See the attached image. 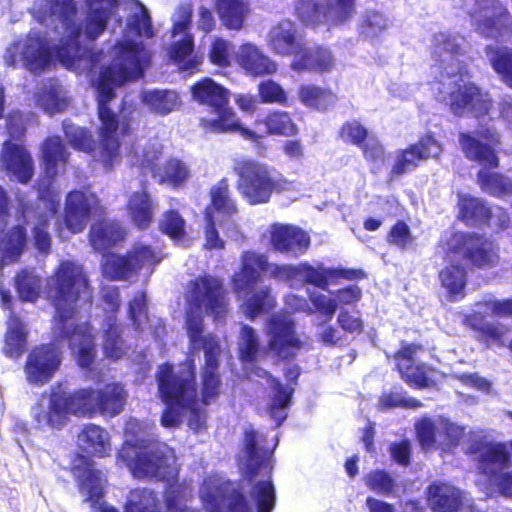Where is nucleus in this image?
Wrapping results in <instances>:
<instances>
[{
	"label": "nucleus",
	"mask_w": 512,
	"mask_h": 512,
	"mask_svg": "<svg viewBox=\"0 0 512 512\" xmlns=\"http://www.w3.org/2000/svg\"><path fill=\"white\" fill-rule=\"evenodd\" d=\"M129 14L122 38L108 54L102 51L91 53L90 45L99 38L108 22L114 20L121 26L118 17L119 6L114 5L105 27L94 38L85 35L86 21H75L74 0H34L30 8L32 17L48 29L53 30L58 41L50 46L47 35L32 29L7 46L3 61L8 67L22 66L32 73H41L53 64V56L68 70L77 74L96 73L92 80L97 93L99 143L97 149L90 133L79 126L64 121L63 128L70 145L80 151L94 152L93 157L106 169L120 161L119 121L112 109L115 100L114 89L126 81L139 79L150 63L151 54L139 38H151L153 29L146 8L136 0L127 3ZM88 9V6L86 5Z\"/></svg>",
	"instance_id": "f257e3e1"
},
{
	"label": "nucleus",
	"mask_w": 512,
	"mask_h": 512,
	"mask_svg": "<svg viewBox=\"0 0 512 512\" xmlns=\"http://www.w3.org/2000/svg\"><path fill=\"white\" fill-rule=\"evenodd\" d=\"M466 51L467 43L460 35L439 32L433 36L431 55L435 64L432 73L436 82L432 89L438 100L448 104L455 115L471 114L484 122L491 99L471 83L467 65L460 59ZM459 143L470 160L489 167L498 166L495 147L500 143V136L493 126L480 123L475 135L460 133Z\"/></svg>",
	"instance_id": "f03ea898"
},
{
	"label": "nucleus",
	"mask_w": 512,
	"mask_h": 512,
	"mask_svg": "<svg viewBox=\"0 0 512 512\" xmlns=\"http://www.w3.org/2000/svg\"><path fill=\"white\" fill-rule=\"evenodd\" d=\"M42 158L44 162L45 177L39 183L40 201L46 211H34L22 201L19 204V212L16 215L17 224L9 229L7 227L10 214L7 210L8 199L5 190L0 186V269L3 266L18 261L26 246V231L22 222H27L33 216V235L36 248L41 252H48L51 239L48 233V222L54 218L59 205V197L52 186V179L58 173V167L65 164L68 153L59 137L48 138L42 146Z\"/></svg>",
	"instance_id": "7ed1b4c3"
},
{
	"label": "nucleus",
	"mask_w": 512,
	"mask_h": 512,
	"mask_svg": "<svg viewBox=\"0 0 512 512\" xmlns=\"http://www.w3.org/2000/svg\"><path fill=\"white\" fill-rule=\"evenodd\" d=\"M47 295L55 307L54 334L69 339V346L81 367H88L95 358L91 327L80 323L82 310L90 306L92 291L81 265L62 261L46 284Z\"/></svg>",
	"instance_id": "20e7f679"
},
{
	"label": "nucleus",
	"mask_w": 512,
	"mask_h": 512,
	"mask_svg": "<svg viewBox=\"0 0 512 512\" xmlns=\"http://www.w3.org/2000/svg\"><path fill=\"white\" fill-rule=\"evenodd\" d=\"M261 272L279 281L288 282L292 288L309 283L322 290H327L330 281L334 279H354L362 274L360 271L327 268L323 264L278 265L269 263L264 254L244 252L241 256L240 271L233 276V287L237 296L245 299L242 309L250 319L272 309L275 304L269 288L254 291L255 285L261 278Z\"/></svg>",
	"instance_id": "39448f33"
},
{
	"label": "nucleus",
	"mask_w": 512,
	"mask_h": 512,
	"mask_svg": "<svg viewBox=\"0 0 512 512\" xmlns=\"http://www.w3.org/2000/svg\"><path fill=\"white\" fill-rule=\"evenodd\" d=\"M186 330L193 350L203 349L205 369L202 380L203 404H209L219 392L218 355L221 348L212 335L202 336L203 315L221 319L227 312V300L222 283L212 276L198 277L191 281L187 291Z\"/></svg>",
	"instance_id": "423d86ee"
},
{
	"label": "nucleus",
	"mask_w": 512,
	"mask_h": 512,
	"mask_svg": "<svg viewBox=\"0 0 512 512\" xmlns=\"http://www.w3.org/2000/svg\"><path fill=\"white\" fill-rule=\"evenodd\" d=\"M125 402V390L117 383L108 384L102 390L87 388L74 393H67L61 386H54L47 406L42 403L33 413L40 429H60L70 414L92 416L99 412L115 416L123 410Z\"/></svg>",
	"instance_id": "0eeeda50"
},
{
	"label": "nucleus",
	"mask_w": 512,
	"mask_h": 512,
	"mask_svg": "<svg viewBox=\"0 0 512 512\" xmlns=\"http://www.w3.org/2000/svg\"><path fill=\"white\" fill-rule=\"evenodd\" d=\"M438 253L449 262L439 271V281L450 301L465 296L467 271L457 260L466 258L479 268H491L498 262L494 244L486 238L469 233L445 231L439 241Z\"/></svg>",
	"instance_id": "6e6552de"
},
{
	"label": "nucleus",
	"mask_w": 512,
	"mask_h": 512,
	"mask_svg": "<svg viewBox=\"0 0 512 512\" xmlns=\"http://www.w3.org/2000/svg\"><path fill=\"white\" fill-rule=\"evenodd\" d=\"M118 462L129 468L136 478H156L170 482L178 474L174 450L167 444L153 441L137 419L125 425V442L118 453Z\"/></svg>",
	"instance_id": "1a4fd4ad"
},
{
	"label": "nucleus",
	"mask_w": 512,
	"mask_h": 512,
	"mask_svg": "<svg viewBox=\"0 0 512 512\" xmlns=\"http://www.w3.org/2000/svg\"><path fill=\"white\" fill-rule=\"evenodd\" d=\"M158 393L166 408L161 417L164 427H176L190 413L189 427L199 431L205 424L195 388L194 366L191 361L177 368L163 364L157 374Z\"/></svg>",
	"instance_id": "9d476101"
},
{
	"label": "nucleus",
	"mask_w": 512,
	"mask_h": 512,
	"mask_svg": "<svg viewBox=\"0 0 512 512\" xmlns=\"http://www.w3.org/2000/svg\"><path fill=\"white\" fill-rule=\"evenodd\" d=\"M200 498L206 512H253V507L257 512H272L276 495L270 477L254 481L250 489L251 504L235 484L213 475L204 480Z\"/></svg>",
	"instance_id": "9b49d317"
},
{
	"label": "nucleus",
	"mask_w": 512,
	"mask_h": 512,
	"mask_svg": "<svg viewBox=\"0 0 512 512\" xmlns=\"http://www.w3.org/2000/svg\"><path fill=\"white\" fill-rule=\"evenodd\" d=\"M240 358L244 365V371L251 381L260 383L270 389L272 396L267 406V412L280 426L287 418V410L292 398L293 388L282 385L266 370L256 365L265 354V350L259 346V338L253 328L243 325L238 338Z\"/></svg>",
	"instance_id": "f8f14e48"
},
{
	"label": "nucleus",
	"mask_w": 512,
	"mask_h": 512,
	"mask_svg": "<svg viewBox=\"0 0 512 512\" xmlns=\"http://www.w3.org/2000/svg\"><path fill=\"white\" fill-rule=\"evenodd\" d=\"M238 189L252 205L267 203L274 192L289 190L292 183L269 165L253 158L239 157L234 161Z\"/></svg>",
	"instance_id": "ddd939ff"
},
{
	"label": "nucleus",
	"mask_w": 512,
	"mask_h": 512,
	"mask_svg": "<svg viewBox=\"0 0 512 512\" xmlns=\"http://www.w3.org/2000/svg\"><path fill=\"white\" fill-rule=\"evenodd\" d=\"M192 97L198 103L207 106L211 115L200 120L201 126L212 133L234 132L240 127V120L229 107L230 93L222 85L210 78H204L195 83Z\"/></svg>",
	"instance_id": "4468645a"
},
{
	"label": "nucleus",
	"mask_w": 512,
	"mask_h": 512,
	"mask_svg": "<svg viewBox=\"0 0 512 512\" xmlns=\"http://www.w3.org/2000/svg\"><path fill=\"white\" fill-rule=\"evenodd\" d=\"M456 7L469 17L476 32L500 42L512 38V17L499 0H458Z\"/></svg>",
	"instance_id": "2eb2a0df"
},
{
	"label": "nucleus",
	"mask_w": 512,
	"mask_h": 512,
	"mask_svg": "<svg viewBox=\"0 0 512 512\" xmlns=\"http://www.w3.org/2000/svg\"><path fill=\"white\" fill-rule=\"evenodd\" d=\"M509 449H512V440L508 443L485 442L477 449L479 469L486 477L489 495H512Z\"/></svg>",
	"instance_id": "dca6fc26"
},
{
	"label": "nucleus",
	"mask_w": 512,
	"mask_h": 512,
	"mask_svg": "<svg viewBox=\"0 0 512 512\" xmlns=\"http://www.w3.org/2000/svg\"><path fill=\"white\" fill-rule=\"evenodd\" d=\"M162 145L153 141L133 151L131 164L148 171L160 183L177 187L190 176L187 165L178 158L161 159Z\"/></svg>",
	"instance_id": "f3484780"
},
{
	"label": "nucleus",
	"mask_w": 512,
	"mask_h": 512,
	"mask_svg": "<svg viewBox=\"0 0 512 512\" xmlns=\"http://www.w3.org/2000/svg\"><path fill=\"white\" fill-rule=\"evenodd\" d=\"M163 255L150 246L135 244L127 256L109 253L103 256L102 270L104 276L113 279H130L141 270L151 274L154 267L160 263Z\"/></svg>",
	"instance_id": "a211bd4d"
},
{
	"label": "nucleus",
	"mask_w": 512,
	"mask_h": 512,
	"mask_svg": "<svg viewBox=\"0 0 512 512\" xmlns=\"http://www.w3.org/2000/svg\"><path fill=\"white\" fill-rule=\"evenodd\" d=\"M192 5L182 3L172 15V43L168 48L169 58L183 71L194 72L201 64V59L193 55L194 37L190 32Z\"/></svg>",
	"instance_id": "6ab92c4d"
},
{
	"label": "nucleus",
	"mask_w": 512,
	"mask_h": 512,
	"mask_svg": "<svg viewBox=\"0 0 512 512\" xmlns=\"http://www.w3.org/2000/svg\"><path fill=\"white\" fill-rule=\"evenodd\" d=\"M357 0H299L296 11L308 26H342L356 13Z\"/></svg>",
	"instance_id": "aec40b11"
},
{
	"label": "nucleus",
	"mask_w": 512,
	"mask_h": 512,
	"mask_svg": "<svg viewBox=\"0 0 512 512\" xmlns=\"http://www.w3.org/2000/svg\"><path fill=\"white\" fill-rule=\"evenodd\" d=\"M192 488L186 485L171 486L166 492L167 512H194L187 507L192 497ZM101 512H118L114 507L100 506ZM125 512H158V503L154 493L147 489H135L130 492Z\"/></svg>",
	"instance_id": "412c9836"
},
{
	"label": "nucleus",
	"mask_w": 512,
	"mask_h": 512,
	"mask_svg": "<svg viewBox=\"0 0 512 512\" xmlns=\"http://www.w3.org/2000/svg\"><path fill=\"white\" fill-rule=\"evenodd\" d=\"M486 315L510 316L512 315V299L496 300L489 297L482 302L475 304L472 314L466 315L464 323L474 330L482 333V336L488 343H498L504 345L508 329L501 324H492L484 320Z\"/></svg>",
	"instance_id": "4be33fe9"
},
{
	"label": "nucleus",
	"mask_w": 512,
	"mask_h": 512,
	"mask_svg": "<svg viewBox=\"0 0 512 512\" xmlns=\"http://www.w3.org/2000/svg\"><path fill=\"white\" fill-rule=\"evenodd\" d=\"M415 431L421 447L425 450H450L463 435L462 427L442 416L419 419L415 423Z\"/></svg>",
	"instance_id": "5701e85b"
},
{
	"label": "nucleus",
	"mask_w": 512,
	"mask_h": 512,
	"mask_svg": "<svg viewBox=\"0 0 512 512\" xmlns=\"http://www.w3.org/2000/svg\"><path fill=\"white\" fill-rule=\"evenodd\" d=\"M102 212L98 197L89 189L71 191L65 201V226L71 233H80L91 216Z\"/></svg>",
	"instance_id": "b1692460"
},
{
	"label": "nucleus",
	"mask_w": 512,
	"mask_h": 512,
	"mask_svg": "<svg viewBox=\"0 0 512 512\" xmlns=\"http://www.w3.org/2000/svg\"><path fill=\"white\" fill-rule=\"evenodd\" d=\"M267 336L269 352L282 359L291 357L301 345L295 333V323L287 313L271 316L267 323Z\"/></svg>",
	"instance_id": "393cba45"
},
{
	"label": "nucleus",
	"mask_w": 512,
	"mask_h": 512,
	"mask_svg": "<svg viewBox=\"0 0 512 512\" xmlns=\"http://www.w3.org/2000/svg\"><path fill=\"white\" fill-rule=\"evenodd\" d=\"M264 435L256 431L245 432L244 449L239 455V467L242 472L254 479L259 471L270 474L272 470V447H263Z\"/></svg>",
	"instance_id": "a878e982"
},
{
	"label": "nucleus",
	"mask_w": 512,
	"mask_h": 512,
	"mask_svg": "<svg viewBox=\"0 0 512 512\" xmlns=\"http://www.w3.org/2000/svg\"><path fill=\"white\" fill-rule=\"evenodd\" d=\"M61 364V350L57 344L34 348L28 355L25 374L29 383L44 385L53 377Z\"/></svg>",
	"instance_id": "bb28decb"
},
{
	"label": "nucleus",
	"mask_w": 512,
	"mask_h": 512,
	"mask_svg": "<svg viewBox=\"0 0 512 512\" xmlns=\"http://www.w3.org/2000/svg\"><path fill=\"white\" fill-rule=\"evenodd\" d=\"M268 238L271 247L282 254L291 257L303 255L310 245V237L302 229L282 223L271 224L263 234Z\"/></svg>",
	"instance_id": "cd10ccee"
},
{
	"label": "nucleus",
	"mask_w": 512,
	"mask_h": 512,
	"mask_svg": "<svg viewBox=\"0 0 512 512\" xmlns=\"http://www.w3.org/2000/svg\"><path fill=\"white\" fill-rule=\"evenodd\" d=\"M421 350L420 346L409 344L399 350L395 359L402 379L415 388H427L435 384L436 372L425 364L416 363L415 355Z\"/></svg>",
	"instance_id": "c85d7f7f"
},
{
	"label": "nucleus",
	"mask_w": 512,
	"mask_h": 512,
	"mask_svg": "<svg viewBox=\"0 0 512 512\" xmlns=\"http://www.w3.org/2000/svg\"><path fill=\"white\" fill-rule=\"evenodd\" d=\"M441 151V144L432 135H426L418 143L397 153L391 173L397 176L405 174L416 168L422 160L437 157Z\"/></svg>",
	"instance_id": "c756f323"
},
{
	"label": "nucleus",
	"mask_w": 512,
	"mask_h": 512,
	"mask_svg": "<svg viewBox=\"0 0 512 512\" xmlns=\"http://www.w3.org/2000/svg\"><path fill=\"white\" fill-rule=\"evenodd\" d=\"M255 127L256 131H253L240 125L236 131L239 132L243 139L249 140L256 145L260 143V140L265 135L292 136L297 133L296 125L289 114L283 111H275L267 115L263 120H256Z\"/></svg>",
	"instance_id": "7c9ffc66"
},
{
	"label": "nucleus",
	"mask_w": 512,
	"mask_h": 512,
	"mask_svg": "<svg viewBox=\"0 0 512 512\" xmlns=\"http://www.w3.org/2000/svg\"><path fill=\"white\" fill-rule=\"evenodd\" d=\"M0 166L21 183H27L34 172L33 160L27 150L10 140L3 143Z\"/></svg>",
	"instance_id": "2f4dec72"
},
{
	"label": "nucleus",
	"mask_w": 512,
	"mask_h": 512,
	"mask_svg": "<svg viewBox=\"0 0 512 512\" xmlns=\"http://www.w3.org/2000/svg\"><path fill=\"white\" fill-rule=\"evenodd\" d=\"M74 477L77 479L78 487L84 500L92 505L99 504L103 492V474L94 467V463L84 457H80L73 469Z\"/></svg>",
	"instance_id": "473e14b6"
},
{
	"label": "nucleus",
	"mask_w": 512,
	"mask_h": 512,
	"mask_svg": "<svg viewBox=\"0 0 512 512\" xmlns=\"http://www.w3.org/2000/svg\"><path fill=\"white\" fill-rule=\"evenodd\" d=\"M211 204L205 210V222L225 221L226 225L236 228L233 216L237 212L235 201L230 197L227 180L222 179L210 190Z\"/></svg>",
	"instance_id": "72a5a7b5"
},
{
	"label": "nucleus",
	"mask_w": 512,
	"mask_h": 512,
	"mask_svg": "<svg viewBox=\"0 0 512 512\" xmlns=\"http://www.w3.org/2000/svg\"><path fill=\"white\" fill-rule=\"evenodd\" d=\"M267 43L274 53L294 57L304 44L297 34L295 23L290 20L274 25L268 33Z\"/></svg>",
	"instance_id": "f704fd0d"
},
{
	"label": "nucleus",
	"mask_w": 512,
	"mask_h": 512,
	"mask_svg": "<svg viewBox=\"0 0 512 512\" xmlns=\"http://www.w3.org/2000/svg\"><path fill=\"white\" fill-rule=\"evenodd\" d=\"M236 62L252 76L270 75L277 71V64L252 43H245L238 48Z\"/></svg>",
	"instance_id": "c9c22d12"
},
{
	"label": "nucleus",
	"mask_w": 512,
	"mask_h": 512,
	"mask_svg": "<svg viewBox=\"0 0 512 512\" xmlns=\"http://www.w3.org/2000/svg\"><path fill=\"white\" fill-rule=\"evenodd\" d=\"M334 60L328 49L308 47L305 43L295 55L291 68L294 71L327 72L332 69Z\"/></svg>",
	"instance_id": "e433bc0d"
},
{
	"label": "nucleus",
	"mask_w": 512,
	"mask_h": 512,
	"mask_svg": "<svg viewBox=\"0 0 512 512\" xmlns=\"http://www.w3.org/2000/svg\"><path fill=\"white\" fill-rule=\"evenodd\" d=\"M427 500L433 511L456 512L463 504L464 495L448 483L435 482L428 488Z\"/></svg>",
	"instance_id": "4c0bfd02"
},
{
	"label": "nucleus",
	"mask_w": 512,
	"mask_h": 512,
	"mask_svg": "<svg viewBox=\"0 0 512 512\" xmlns=\"http://www.w3.org/2000/svg\"><path fill=\"white\" fill-rule=\"evenodd\" d=\"M103 353L106 358L116 361L127 355L131 346L123 338V329L113 315H108L103 324Z\"/></svg>",
	"instance_id": "58836bf2"
},
{
	"label": "nucleus",
	"mask_w": 512,
	"mask_h": 512,
	"mask_svg": "<svg viewBox=\"0 0 512 512\" xmlns=\"http://www.w3.org/2000/svg\"><path fill=\"white\" fill-rule=\"evenodd\" d=\"M79 447L90 454L104 457L111 452V443L108 432L95 424L85 425L78 434Z\"/></svg>",
	"instance_id": "ea45409f"
},
{
	"label": "nucleus",
	"mask_w": 512,
	"mask_h": 512,
	"mask_svg": "<svg viewBox=\"0 0 512 512\" xmlns=\"http://www.w3.org/2000/svg\"><path fill=\"white\" fill-rule=\"evenodd\" d=\"M156 205L150 195L145 191H136L131 194L127 204V212L134 223L140 229H146L151 224Z\"/></svg>",
	"instance_id": "a19ab883"
},
{
	"label": "nucleus",
	"mask_w": 512,
	"mask_h": 512,
	"mask_svg": "<svg viewBox=\"0 0 512 512\" xmlns=\"http://www.w3.org/2000/svg\"><path fill=\"white\" fill-rule=\"evenodd\" d=\"M215 7L222 24L229 30H240L250 14L246 0H216Z\"/></svg>",
	"instance_id": "79ce46f5"
},
{
	"label": "nucleus",
	"mask_w": 512,
	"mask_h": 512,
	"mask_svg": "<svg viewBox=\"0 0 512 512\" xmlns=\"http://www.w3.org/2000/svg\"><path fill=\"white\" fill-rule=\"evenodd\" d=\"M119 2L120 0H85L88 6L85 35L90 38L97 36L105 27L114 5L119 6Z\"/></svg>",
	"instance_id": "37998d69"
},
{
	"label": "nucleus",
	"mask_w": 512,
	"mask_h": 512,
	"mask_svg": "<svg viewBox=\"0 0 512 512\" xmlns=\"http://www.w3.org/2000/svg\"><path fill=\"white\" fill-rule=\"evenodd\" d=\"M142 103L153 113L167 115L181 105V100L173 90H145L141 92Z\"/></svg>",
	"instance_id": "c03bdc74"
},
{
	"label": "nucleus",
	"mask_w": 512,
	"mask_h": 512,
	"mask_svg": "<svg viewBox=\"0 0 512 512\" xmlns=\"http://www.w3.org/2000/svg\"><path fill=\"white\" fill-rule=\"evenodd\" d=\"M125 230L114 221L104 220L94 224L90 231V243L95 250L101 251L123 240Z\"/></svg>",
	"instance_id": "a18cd8bd"
},
{
	"label": "nucleus",
	"mask_w": 512,
	"mask_h": 512,
	"mask_svg": "<svg viewBox=\"0 0 512 512\" xmlns=\"http://www.w3.org/2000/svg\"><path fill=\"white\" fill-rule=\"evenodd\" d=\"M392 26L391 19L376 9H366L359 17L357 30L360 36L374 40Z\"/></svg>",
	"instance_id": "49530a36"
},
{
	"label": "nucleus",
	"mask_w": 512,
	"mask_h": 512,
	"mask_svg": "<svg viewBox=\"0 0 512 512\" xmlns=\"http://www.w3.org/2000/svg\"><path fill=\"white\" fill-rule=\"evenodd\" d=\"M458 218L467 225H479L486 221L489 207L481 199L467 194H458Z\"/></svg>",
	"instance_id": "de8ad7c7"
},
{
	"label": "nucleus",
	"mask_w": 512,
	"mask_h": 512,
	"mask_svg": "<svg viewBox=\"0 0 512 512\" xmlns=\"http://www.w3.org/2000/svg\"><path fill=\"white\" fill-rule=\"evenodd\" d=\"M485 54L495 72L512 87V48L488 45Z\"/></svg>",
	"instance_id": "09e8293b"
},
{
	"label": "nucleus",
	"mask_w": 512,
	"mask_h": 512,
	"mask_svg": "<svg viewBox=\"0 0 512 512\" xmlns=\"http://www.w3.org/2000/svg\"><path fill=\"white\" fill-rule=\"evenodd\" d=\"M38 105L48 114L63 111L68 100L64 88L56 81H50L44 86L37 98Z\"/></svg>",
	"instance_id": "8fccbe9b"
},
{
	"label": "nucleus",
	"mask_w": 512,
	"mask_h": 512,
	"mask_svg": "<svg viewBox=\"0 0 512 512\" xmlns=\"http://www.w3.org/2000/svg\"><path fill=\"white\" fill-rule=\"evenodd\" d=\"M298 98L306 107L318 110H325L336 102V96L330 90L313 84L301 85L298 90Z\"/></svg>",
	"instance_id": "3c124183"
},
{
	"label": "nucleus",
	"mask_w": 512,
	"mask_h": 512,
	"mask_svg": "<svg viewBox=\"0 0 512 512\" xmlns=\"http://www.w3.org/2000/svg\"><path fill=\"white\" fill-rule=\"evenodd\" d=\"M478 183L484 192L492 196L512 195V180L501 174L482 169L478 173Z\"/></svg>",
	"instance_id": "603ef678"
},
{
	"label": "nucleus",
	"mask_w": 512,
	"mask_h": 512,
	"mask_svg": "<svg viewBox=\"0 0 512 512\" xmlns=\"http://www.w3.org/2000/svg\"><path fill=\"white\" fill-rule=\"evenodd\" d=\"M25 341L26 329L23 323L16 317H11L5 338V353L11 358L18 357L24 349Z\"/></svg>",
	"instance_id": "864d4df0"
},
{
	"label": "nucleus",
	"mask_w": 512,
	"mask_h": 512,
	"mask_svg": "<svg viewBox=\"0 0 512 512\" xmlns=\"http://www.w3.org/2000/svg\"><path fill=\"white\" fill-rule=\"evenodd\" d=\"M16 287L23 301L34 302L40 294V279L32 271L23 270L17 275Z\"/></svg>",
	"instance_id": "5fc2aeb1"
},
{
	"label": "nucleus",
	"mask_w": 512,
	"mask_h": 512,
	"mask_svg": "<svg viewBox=\"0 0 512 512\" xmlns=\"http://www.w3.org/2000/svg\"><path fill=\"white\" fill-rule=\"evenodd\" d=\"M160 229L171 239L180 243L185 236V221L178 212L168 211L160 221Z\"/></svg>",
	"instance_id": "6e6d98bb"
},
{
	"label": "nucleus",
	"mask_w": 512,
	"mask_h": 512,
	"mask_svg": "<svg viewBox=\"0 0 512 512\" xmlns=\"http://www.w3.org/2000/svg\"><path fill=\"white\" fill-rule=\"evenodd\" d=\"M232 44L221 38L212 37L209 49V60L212 64L219 67H226L230 64Z\"/></svg>",
	"instance_id": "4d7b16f0"
},
{
	"label": "nucleus",
	"mask_w": 512,
	"mask_h": 512,
	"mask_svg": "<svg viewBox=\"0 0 512 512\" xmlns=\"http://www.w3.org/2000/svg\"><path fill=\"white\" fill-rule=\"evenodd\" d=\"M216 224H218L226 233L232 237L237 238L238 237V226L236 225V228H233V226L226 225L225 221H217L212 220L211 223L206 222V230H205V238L206 243L205 247L208 249H221L224 247V241L219 237L218 232L215 228Z\"/></svg>",
	"instance_id": "13d9d810"
},
{
	"label": "nucleus",
	"mask_w": 512,
	"mask_h": 512,
	"mask_svg": "<svg viewBox=\"0 0 512 512\" xmlns=\"http://www.w3.org/2000/svg\"><path fill=\"white\" fill-rule=\"evenodd\" d=\"M258 93L263 103L285 105L288 99L284 88L273 80L262 81L258 86Z\"/></svg>",
	"instance_id": "bf43d9fd"
},
{
	"label": "nucleus",
	"mask_w": 512,
	"mask_h": 512,
	"mask_svg": "<svg viewBox=\"0 0 512 512\" xmlns=\"http://www.w3.org/2000/svg\"><path fill=\"white\" fill-rule=\"evenodd\" d=\"M361 149L364 157L371 163V171L376 173L385 163V152L378 139L373 135L369 136L363 143Z\"/></svg>",
	"instance_id": "052dcab7"
},
{
	"label": "nucleus",
	"mask_w": 512,
	"mask_h": 512,
	"mask_svg": "<svg viewBox=\"0 0 512 512\" xmlns=\"http://www.w3.org/2000/svg\"><path fill=\"white\" fill-rule=\"evenodd\" d=\"M366 486L378 494H390L395 487L394 479L385 471L375 470L364 477Z\"/></svg>",
	"instance_id": "680f3d73"
},
{
	"label": "nucleus",
	"mask_w": 512,
	"mask_h": 512,
	"mask_svg": "<svg viewBox=\"0 0 512 512\" xmlns=\"http://www.w3.org/2000/svg\"><path fill=\"white\" fill-rule=\"evenodd\" d=\"M387 241L389 244L398 247L401 250L410 249L415 243V237L412 235L409 226L398 221L390 230Z\"/></svg>",
	"instance_id": "e2e57ef3"
},
{
	"label": "nucleus",
	"mask_w": 512,
	"mask_h": 512,
	"mask_svg": "<svg viewBox=\"0 0 512 512\" xmlns=\"http://www.w3.org/2000/svg\"><path fill=\"white\" fill-rule=\"evenodd\" d=\"M129 318L136 331H144L150 321L146 311V299L144 293H138L129 303Z\"/></svg>",
	"instance_id": "0e129e2a"
},
{
	"label": "nucleus",
	"mask_w": 512,
	"mask_h": 512,
	"mask_svg": "<svg viewBox=\"0 0 512 512\" xmlns=\"http://www.w3.org/2000/svg\"><path fill=\"white\" fill-rule=\"evenodd\" d=\"M380 406L384 409L402 407V408H418L422 404L419 400L407 397L404 393L391 391L383 393L380 398Z\"/></svg>",
	"instance_id": "69168bd1"
},
{
	"label": "nucleus",
	"mask_w": 512,
	"mask_h": 512,
	"mask_svg": "<svg viewBox=\"0 0 512 512\" xmlns=\"http://www.w3.org/2000/svg\"><path fill=\"white\" fill-rule=\"evenodd\" d=\"M369 136L365 127L357 121L347 122L341 129V138L359 147H362Z\"/></svg>",
	"instance_id": "338daca9"
},
{
	"label": "nucleus",
	"mask_w": 512,
	"mask_h": 512,
	"mask_svg": "<svg viewBox=\"0 0 512 512\" xmlns=\"http://www.w3.org/2000/svg\"><path fill=\"white\" fill-rule=\"evenodd\" d=\"M309 298L315 309L319 311L327 321H331L337 310L336 299L317 292H309Z\"/></svg>",
	"instance_id": "774afa93"
}]
</instances>
